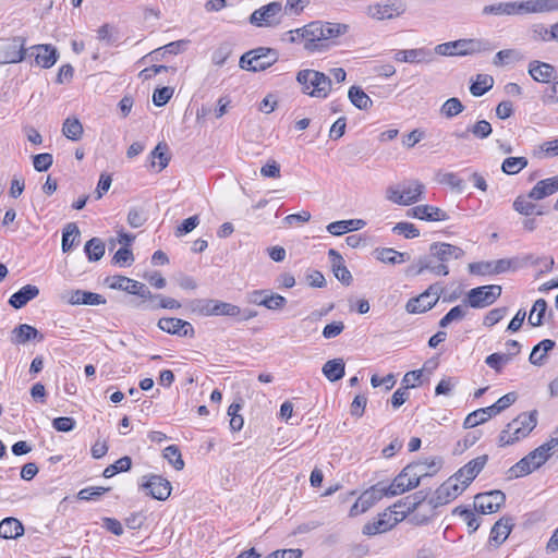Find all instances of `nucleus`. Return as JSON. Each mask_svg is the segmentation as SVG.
<instances>
[{
	"instance_id": "44",
	"label": "nucleus",
	"mask_w": 558,
	"mask_h": 558,
	"mask_svg": "<svg viewBox=\"0 0 558 558\" xmlns=\"http://www.w3.org/2000/svg\"><path fill=\"white\" fill-rule=\"evenodd\" d=\"M81 232L76 223L69 222L62 232V251L63 253L69 252L73 245L75 244V241L80 239Z\"/></svg>"
},
{
	"instance_id": "9",
	"label": "nucleus",
	"mask_w": 558,
	"mask_h": 558,
	"mask_svg": "<svg viewBox=\"0 0 558 558\" xmlns=\"http://www.w3.org/2000/svg\"><path fill=\"white\" fill-rule=\"evenodd\" d=\"M531 5L530 1H510V2H497L493 4L484 5L482 9V15L488 16H511V15H524L530 14Z\"/></svg>"
},
{
	"instance_id": "12",
	"label": "nucleus",
	"mask_w": 558,
	"mask_h": 558,
	"mask_svg": "<svg viewBox=\"0 0 558 558\" xmlns=\"http://www.w3.org/2000/svg\"><path fill=\"white\" fill-rule=\"evenodd\" d=\"M442 291L438 284H432L425 292L417 298H412L408 301L405 308L409 313L417 314L424 313L436 305L439 300V294Z\"/></svg>"
},
{
	"instance_id": "20",
	"label": "nucleus",
	"mask_w": 558,
	"mask_h": 558,
	"mask_svg": "<svg viewBox=\"0 0 558 558\" xmlns=\"http://www.w3.org/2000/svg\"><path fill=\"white\" fill-rule=\"evenodd\" d=\"M395 60L408 63H430L434 60V52L426 48L398 50Z\"/></svg>"
},
{
	"instance_id": "54",
	"label": "nucleus",
	"mask_w": 558,
	"mask_h": 558,
	"mask_svg": "<svg viewBox=\"0 0 558 558\" xmlns=\"http://www.w3.org/2000/svg\"><path fill=\"white\" fill-rule=\"evenodd\" d=\"M533 468L530 465L527 459L523 457L520 461H518L514 465H512L507 471V477L508 480H514L519 477H523L525 475H529L533 472Z\"/></svg>"
},
{
	"instance_id": "46",
	"label": "nucleus",
	"mask_w": 558,
	"mask_h": 558,
	"mask_svg": "<svg viewBox=\"0 0 558 558\" xmlns=\"http://www.w3.org/2000/svg\"><path fill=\"white\" fill-rule=\"evenodd\" d=\"M546 311L547 302L544 299L536 300L529 315V324L532 327L542 326L544 324Z\"/></svg>"
},
{
	"instance_id": "26",
	"label": "nucleus",
	"mask_w": 558,
	"mask_h": 558,
	"mask_svg": "<svg viewBox=\"0 0 558 558\" xmlns=\"http://www.w3.org/2000/svg\"><path fill=\"white\" fill-rule=\"evenodd\" d=\"M44 336L33 326L21 324L12 330L11 342L14 344H24L31 340L43 341Z\"/></svg>"
},
{
	"instance_id": "53",
	"label": "nucleus",
	"mask_w": 558,
	"mask_h": 558,
	"mask_svg": "<svg viewBox=\"0 0 558 558\" xmlns=\"http://www.w3.org/2000/svg\"><path fill=\"white\" fill-rule=\"evenodd\" d=\"M525 157H508L501 163V170L506 174H517L527 166Z\"/></svg>"
},
{
	"instance_id": "64",
	"label": "nucleus",
	"mask_w": 558,
	"mask_h": 558,
	"mask_svg": "<svg viewBox=\"0 0 558 558\" xmlns=\"http://www.w3.org/2000/svg\"><path fill=\"white\" fill-rule=\"evenodd\" d=\"M466 315V311L463 306L457 305L452 307L440 320L439 326L441 328H446L451 324L453 320H460L463 319Z\"/></svg>"
},
{
	"instance_id": "60",
	"label": "nucleus",
	"mask_w": 558,
	"mask_h": 558,
	"mask_svg": "<svg viewBox=\"0 0 558 558\" xmlns=\"http://www.w3.org/2000/svg\"><path fill=\"white\" fill-rule=\"evenodd\" d=\"M242 405L240 403H231L228 408V415L231 417L230 418V428L231 430L233 432H239L242 429L243 427V424H244V420L243 417L239 414V411L241 410Z\"/></svg>"
},
{
	"instance_id": "48",
	"label": "nucleus",
	"mask_w": 558,
	"mask_h": 558,
	"mask_svg": "<svg viewBox=\"0 0 558 558\" xmlns=\"http://www.w3.org/2000/svg\"><path fill=\"white\" fill-rule=\"evenodd\" d=\"M84 251L89 262H97L105 254V243L99 238H93L85 243Z\"/></svg>"
},
{
	"instance_id": "17",
	"label": "nucleus",
	"mask_w": 558,
	"mask_h": 558,
	"mask_svg": "<svg viewBox=\"0 0 558 558\" xmlns=\"http://www.w3.org/2000/svg\"><path fill=\"white\" fill-rule=\"evenodd\" d=\"M429 253L439 263L448 264L453 259H460L465 255L464 250L457 245L445 242H434L429 245Z\"/></svg>"
},
{
	"instance_id": "29",
	"label": "nucleus",
	"mask_w": 558,
	"mask_h": 558,
	"mask_svg": "<svg viewBox=\"0 0 558 558\" xmlns=\"http://www.w3.org/2000/svg\"><path fill=\"white\" fill-rule=\"evenodd\" d=\"M38 294L39 289L36 286L26 284L10 296L9 304L12 307L19 310L24 307L29 301L38 296Z\"/></svg>"
},
{
	"instance_id": "27",
	"label": "nucleus",
	"mask_w": 558,
	"mask_h": 558,
	"mask_svg": "<svg viewBox=\"0 0 558 558\" xmlns=\"http://www.w3.org/2000/svg\"><path fill=\"white\" fill-rule=\"evenodd\" d=\"M328 255L330 257L332 271L335 277L343 284L350 286L352 282V275L344 265L342 256L335 250H329Z\"/></svg>"
},
{
	"instance_id": "23",
	"label": "nucleus",
	"mask_w": 558,
	"mask_h": 558,
	"mask_svg": "<svg viewBox=\"0 0 558 558\" xmlns=\"http://www.w3.org/2000/svg\"><path fill=\"white\" fill-rule=\"evenodd\" d=\"M558 192V174L538 181L530 191L527 197L534 201H541Z\"/></svg>"
},
{
	"instance_id": "18",
	"label": "nucleus",
	"mask_w": 558,
	"mask_h": 558,
	"mask_svg": "<svg viewBox=\"0 0 558 558\" xmlns=\"http://www.w3.org/2000/svg\"><path fill=\"white\" fill-rule=\"evenodd\" d=\"M158 327L170 335L179 337L193 338L195 335L194 327L190 322L175 318V317H163L158 320Z\"/></svg>"
},
{
	"instance_id": "42",
	"label": "nucleus",
	"mask_w": 558,
	"mask_h": 558,
	"mask_svg": "<svg viewBox=\"0 0 558 558\" xmlns=\"http://www.w3.org/2000/svg\"><path fill=\"white\" fill-rule=\"evenodd\" d=\"M551 451L548 450L544 445H541L539 447L535 448L533 451L527 453L525 458L527 459L530 465L533 468V470L539 469L542 465H544L549 458L551 457Z\"/></svg>"
},
{
	"instance_id": "1",
	"label": "nucleus",
	"mask_w": 558,
	"mask_h": 558,
	"mask_svg": "<svg viewBox=\"0 0 558 558\" xmlns=\"http://www.w3.org/2000/svg\"><path fill=\"white\" fill-rule=\"evenodd\" d=\"M537 411L522 412L500 432L498 437L499 447L511 446L527 437L537 425Z\"/></svg>"
},
{
	"instance_id": "5",
	"label": "nucleus",
	"mask_w": 558,
	"mask_h": 558,
	"mask_svg": "<svg viewBox=\"0 0 558 558\" xmlns=\"http://www.w3.org/2000/svg\"><path fill=\"white\" fill-rule=\"evenodd\" d=\"M278 59L276 49L259 47L242 54L240 68L252 72L264 71L275 64Z\"/></svg>"
},
{
	"instance_id": "10",
	"label": "nucleus",
	"mask_w": 558,
	"mask_h": 558,
	"mask_svg": "<svg viewBox=\"0 0 558 558\" xmlns=\"http://www.w3.org/2000/svg\"><path fill=\"white\" fill-rule=\"evenodd\" d=\"M301 37L304 40V49L307 51H324L330 47L328 43L324 41V28L322 21H315L302 27Z\"/></svg>"
},
{
	"instance_id": "15",
	"label": "nucleus",
	"mask_w": 558,
	"mask_h": 558,
	"mask_svg": "<svg viewBox=\"0 0 558 558\" xmlns=\"http://www.w3.org/2000/svg\"><path fill=\"white\" fill-rule=\"evenodd\" d=\"M488 461V456L483 454L474 458L461 469H459L453 475L457 482L461 485H465V488L473 482V480L480 474Z\"/></svg>"
},
{
	"instance_id": "21",
	"label": "nucleus",
	"mask_w": 558,
	"mask_h": 558,
	"mask_svg": "<svg viewBox=\"0 0 558 558\" xmlns=\"http://www.w3.org/2000/svg\"><path fill=\"white\" fill-rule=\"evenodd\" d=\"M397 524V519H393L391 514L384 512L378 515L373 522H368L363 526L364 535H376L390 531Z\"/></svg>"
},
{
	"instance_id": "47",
	"label": "nucleus",
	"mask_w": 558,
	"mask_h": 558,
	"mask_svg": "<svg viewBox=\"0 0 558 558\" xmlns=\"http://www.w3.org/2000/svg\"><path fill=\"white\" fill-rule=\"evenodd\" d=\"M533 38L535 40H543V41H550V40H557L558 41V22L550 26V28H547L543 24H536L532 28Z\"/></svg>"
},
{
	"instance_id": "62",
	"label": "nucleus",
	"mask_w": 558,
	"mask_h": 558,
	"mask_svg": "<svg viewBox=\"0 0 558 558\" xmlns=\"http://www.w3.org/2000/svg\"><path fill=\"white\" fill-rule=\"evenodd\" d=\"M469 131L471 134H473L474 137L484 140L492 134L493 128L488 121L480 120L475 124L469 125Z\"/></svg>"
},
{
	"instance_id": "4",
	"label": "nucleus",
	"mask_w": 558,
	"mask_h": 558,
	"mask_svg": "<svg viewBox=\"0 0 558 558\" xmlns=\"http://www.w3.org/2000/svg\"><path fill=\"white\" fill-rule=\"evenodd\" d=\"M424 189V184L418 180L404 181L387 187L386 198L398 205H411L421 199Z\"/></svg>"
},
{
	"instance_id": "31",
	"label": "nucleus",
	"mask_w": 558,
	"mask_h": 558,
	"mask_svg": "<svg viewBox=\"0 0 558 558\" xmlns=\"http://www.w3.org/2000/svg\"><path fill=\"white\" fill-rule=\"evenodd\" d=\"M366 222L362 219H349L330 222L326 229L332 235H342L347 232L357 231L364 228Z\"/></svg>"
},
{
	"instance_id": "45",
	"label": "nucleus",
	"mask_w": 558,
	"mask_h": 558,
	"mask_svg": "<svg viewBox=\"0 0 558 558\" xmlns=\"http://www.w3.org/2000/svg\"><path fill=\"white\" fill-rule=\"evenodd\" d=\"M323 28L324 41L328 43L329 40H333L345 35L349 32L350 26L344 23L323 22Z\"/></svg>"
},
{
	"instance_id": "39",
	"label": "nucleus",
	"mask_w": 558,
	"mask_h": 558,
	"mask_svg": "<svg viewBox=\"0 0 558 558\" xmlns=\"http://www.w3.org/2000/svg\"><path fill=\"white\" fill-rule=\"evenodd\" d=\"M377 259L385 264H402L410 259L409 253L398 252L395 248L385 247L377 250Z\"/></svg>"
},
{
	"instance_id": "6",
	"label": "nucleus",
	"mask_w": 558,
	"mask_h": 558,
	"mask_svg": "<svg viewBox=\"0 0 558 558\" xmlns=\"http://www.w3.org/2000/svg\"><path fill=\"white\" fill-rule=\"evenodd\" d=\"M26 38L14 36L0 43V64L20 63L25 60L29 48L25 47Z\"/></svg>"
},
{
	"instance_id": "52",
	"label": "nucleus",
	"mask_w": 558,
	"mask_h": 558,
	"mask_svg": "<svg viewBox=\"0 0 558 558\" xmlns=\"http://www.w3.org/2000/svg\"><path fill=\"white\" fill-rule=\"evenodd\" d=\"M214 316L238 317L242 314V310L232 303L214 299Z\"/></svg>"
},
{
	"instance_id": "24",
	"label": "nucleus",
	"mask_w": 558,
	"mask_h": 558,
	"mask_svg": "<svg viewBox=\"0 0 558 558\" xmlns=\"http://www.w3.org/2000/svg\"><path fill=\"white\" fill-rule=\"evenodd\" d=\"M408 473L404 468L389 486H384L387 496H397L416 487L414 481Z\"/></svg>"
},
{
	"instance_id": "36",
	"label": "nucleus",
	"mask_w": 558,
	"mask_h": 558,
	"mask_svg": "<svg viewBox=\"0 0 558 558\" xmlns=\"http://www.w3.org/2000/svg\"><path fill=\"white\" fill-rule=\"evenodd\" d=\"M344 368L345 364L342 359H333L324 364L322 372L328 380L333 383L344 376Z\"/></svg>"
},
{
	"instance_id": "14",
	"label": "nucleus",
	"mask_w": 558,
	"mask_h": 558,
	"mask_svg": "<svg viewBox=\"0 0 558 558\" xmlns=\"http://www.w3.org/2000/svg\"><path fill=\"white\" fill-rule=\"evenodd\" d=\"M465 489V485H461L457 482V478L450 476L444 482L435 492V496L430 499V504L436 508L438 506L446 505L451 500L456 499Z\"/></svg>"
},
{
	"instance_id": "34",
	"label": "nucleus",
	"mask_w": 558,
	"mask_h": 558,
	"mask_svg": "<svg viewBox=\"0 0 558 558\" xmlns=\"http://www.w3.org/2000/svg\"><path fill=\"white\" fill-rule=\"evenodd\" d=\"M24 526L15 518L9 517L0 522V537L4 539H12L22 536Z\"/></svg>"
},
{
	"instance_id": "32",
	"label": "nucleus",
	"mask_w": 558,
	"mask_h": 558,
	"mask_svg": "<svg viewBox=\"0 0 558 558\" xmlns=\"http://www.w3.org/2000/svg\"><path fill=\"white\" fill-rule=\"evenodd\" d=\"M384 496H387L384 485L381 483H377L373 485L371 488L366 489L361 494L359 499V505L362 507V511H367L372 508L377 501H379Z\"/></svg>"
},
{
	"instance_id": "13",
	"label": "nucleus",
	"mask_w": 558,
	"mask_h": 558,
	"mask_svg": "<svg viewBox=\"0 0 558 558\" xmlns=\"http://www.w3.org/2000/svg\"><path fill=\"white\" fill-rule=\"evenodd\" d=\"M506 501V495L501 490L480 493L474 498L475 509L483 514L497 512Z\"/></svg>"
},
{
	"instance_id": "16",
	"label": "nucleus",
	"mask_w": 558,
	"mask_h": 558,
	"mask_svg": "<svg viewBox=\"0 0 558 558\" xmlns=\"http://www.w3.org/2000/svg\"><path fill=\"white\" fill-rule=\"evenodd\" d=\"M27 56L34 57L35 63L43 69L52 68L59 59L57 48L48 44L34 45L29 47Z\"/></svg>"
},
{
	"instance_id": "55",
	"label": "nucleus",
	"mask_w": 558,
	"mask_h": 558,
	"mask_svg": "<svg viewBox=\"0 0 558 558\" xmlns=\"http://www.w3.org/2000/svg\"><path fill=\"white\" fill-rule=\"evenodd\" d=\"M163 458L177 470L181 471L184 468L180 449L175 445H170L163 450Z\"/></svg>"
},
{
	"instance_id": "19",
	"label": "nucleus",
	"mask_w": 558,
	"mask_h": 558,
	"mask_svg": "<svg viewBox=\"0 0 558 558\" xmlns=\"http://www.w3.org/2000/svg\"><path fill=\"white\" fill-rule=\"evenodd\" d=\"M440 468V461L425 460L412 463L405 466L408 474L414 481L415 485L418 486L421 480L426 476H432Z\"/></svg>"
},
{
	"instance_id": "30",
	"label": "nucleus",
	"mask_w": 558,
	"mask_h": 558,
	"mask_svg": "<svg viewBox=\"0 0 558 558\" xmlns=\"http://www.w3.org/2000/svg\"><path fill=\"white\" fill-rule=\"evenodd\" d=\"M68 302L72 305H100L106 303V299L98 293L74 290L70 293Z\"/></svg>"
},
{
	"instance_id": "2",
	"label": "nucleus",
	"mask_w": 558,
	"mask_h": 558,
	"mask_svg": "<svg viewBox=\"0 0 558 558\" xmlns=\"http://www.w3.org/2000/svg\"><path fill=\"white\" fill-rule=\"evenodd\" d=\"M495 48L496 46L487 39L471 38L439 44L433 52L440 56H471L492 51Z\"/></svg>"
},
{
	"instance_id": "22",
	"label": "nucleus",
	"mask_w": 558,
	"mask_h": 558,
	"mask_svg": "<svg viewBox=\"0 0 558 558\" xmlns=\"http://www.w3.org/2000/svg\"><path fill=\"white\" fill-rule=\"evenodd\" d=\"M409 216L426 221H444L449 219L445 210L432 205H418L411 209Z\"/></svg>"
},
{
	"instance_id": "35",
	"label": "nucleus",
	"mask_w": 558,
	"mask_h": 558,
	"mask_svg": "<svg viewBox=\"0 0 558 558\" xmlns=\"http://www.w3.org/2000/svg\"><path fill=\"white\" fill-rule=\"evenodd\" d=\"M556 343L554 340L544 339L534 348L529 356L531 364L542 366L545 363L546 354L555 348Z\"/></svg>"
},
{
	"instance_id": "25",
	"label": "nucleus",
	"mask_w": 558,
	"mask_h": 558,
	"mask_svg": "<svg viewBox=\"0 0 558 558\" xmlns=\"http://www.w3.org/2000/svg\"><path fill=\"white\" fill-rule=\"evenodd\" d=\"M513 527L512 519L504 517L493 525L489 535V543L495 546L501 545L509 536Z\"/></svg>"
},
{
	"instance_id": "8",
	"label": "nucleus",
	"mask_w": 558,
	"mask_h": 558,
	"mask_svg": "<svg viewBox=\"0 0 558 558\" xmlns=\"http://www.w3.org/2000/svg\"><path fill=\"white\" fill-rule=\"evenodd\" d=\"M501 290L498 284L473 288L466 294V303L473 308L487 307L501 295Z\"/></svg>"
},
{
	"instance_id": "3",
	"label": "nucleus",
	"mask_w": 558,
	"mask_h": 558,
	"mask_svg": "<svg viewBox=\"0 0 558 558\" xmlns=\"http://www.w3.org/2000/svg\"><path fill=\"white\" fill-rule=\"evenodd\" d=\"M296 81L311 97L326 98L331 89V80L319 71L302 70L298 73Z\"/></svg>"
},
{
	"instance_id": "43",
	"label": "nucleus",
	"mask_w": 558,
	"mask_h": 558,
	"mask_svg": "<svg viewBox=\"0 0 558 558\" xmlns=\"http://www.w3.org/2000/svg\"><path fill=\"white\" fill-rule=\"evenodd\" d=\"M515 355L517 352L493 353L486 356L485 363L487 366L499 374L502 372L504 366L508 364Z\"/></svg>"
},
{
	"instance_id": "58",
	"label": "nucleus",
	"mask_w": 558,
	"mask_h": 558,
	"mask_svg": "<svg viewBox=\"0 0 558 558\" xmlns=\"http://www.w3.org/2000/svg\"><path fill=\"white\" fill-rule=\"evenodd\" d=\"M513 208L521 215L531 216V215H542L541 210H536L537 206L526 199L525 197L519 196L513 202Z\"/></svg>"
},
{
	"instance_id": "28",
	"label": "nucleus",
	"mask_w": 558,
	"mask_h": 558,
	"mask_svg": "<svg viewBox=\"0 0 558 558\" xmlns=\"http://www.w3.org/2000/svg\"><path fill=\"white\" fill-rule=\"evenodd\" d=\"M555 68L546 62L532 61L529 64V74L537 82L549 83L555 78Z\"/></svg>"
},
{
	"instance_id": "7",
	"label": "nucleus",
	"mask_w": 558,
	"mask_h": 558,
	"mask_svg": "<svg viewBox=\"0 0 558 558\" xmlns=\"http://www.w3.org/2000/svg\"><path fill=\"white\" fill-rule=\"evenodd\" d=\"M282 17V4L270 2L255 10L250 16V23L256 27H274L280 24Z\"/></svg>"
},
{
	"instance_id": "49",
	"label": "nucleus",
	"mask_w": 558,
	"mask_h": 558,
	"mask_svg": "<svg viewBox=\"0 0 558 558\" xmlns=\"http://www.w3.org/2000/svg\"><path fill=\"white\" fill-rule=\"evenodd\" d=\"M494 85L493 76L488 74H477L476 81L470 86V92L475 97H481L487 93Z\"/></svg>"
},
{
	"instance_id": "63",
	"label": "nucleus",
	"mask_w": 558,
	"mask_h": 558,
	"mask_svg": "<svg viewBox=\"0 0 558 558\" xmlns=\"http://www.w3.org/2000/svg\"><path fill=\"white\" fill-rule=\"evenodd\" d=\"M392 232L399 235H403L405 239H414L420 235V230L411 222H398L393 228Z\"/></svg>"
},
{
	"instance_id": "40",
	"label": "nucleus",
	"mask_w": 558,
	"mask_h": 558,
	"mask_svg": "<svg viewBox=\"0 0 558 558\" xmlns=\"http://www.w3.org/2000/svg\"><path fill=\"white\" fill-rule=\"evenodd\" d=\"M348 97L352 105L360 110H368L373 106V100L360 86H351Z\"/></svg>"
},
{
	"instance_id": "57",
	"label": "nucleus",
	"mask_w": 558,
	"mask_h": 558,
	"mask_svg": "<svg viewBox=\"0 0 558 558\" xmlns=\"http://www.w3.org/2000/svg\"><path fill=\"white\" fill-rule=\"evenodd\" d=\"M438 182L449 185L452 190L462 192L465 187L464 181L453 172H445L438 174Z\"/></svg>"
},
{
	"instance_id": "61",
	"label": "nucleus",
	"mask_w": 558,
	"mask_h": 558,
	"mask_svg": "<svg viewBox=\"0 0 558 558\" xmlns=\"http://www.w3.org/2000/svg\"><path fill=\"white\" fill-rule=\"evenodd\" d=\"M532 13L558 11V0H529Z\"/></svg>"
},
{
	"instance_id": "37",
	"label": "nucleus",
	"mask_w": 558,
	"mask_h": 558,
	"mask_svg": "<svg viewBox=\"0 0 558 558\" xmlns=\"http://www.w3.org/2000/svg\"><path fill=\"white\" fill-rule=\"evenodd\" d=\"M490 410H492V407L489 405V407L481 408V409H477V410L471 412L465 417V420L463 422V427L464 428H473L480 424L487 422L493 416H496V414L493 413V411H490Z\"/></svg>"
},
{
	"instance_id": "11",
	"label": "nucleus",
	"mask_w": 558,
	"mask_h": 558,
	"mask_svg": "<svg viewBox=\"0 0 558 558\" xmlns=\"http://www.w3.org/2000/svg\"><path fill=\"white\" fill-rule=\"evenodd\" d=\"M140 488L154 499L166 500L171 494L172 486L161 475L149 474L142 477Z\"/></svg>"
},
{
	"instance_id": "38",
	"label": "nucleus",
	"mask_w": 558,
	"mask_h": 558,
	"mask_svg": "<svg viewBox=\"0 0 558 558\" xmlns=\"http://www.w3.org/2000/svg\"><path fill=\"white\" fill-rule=\"evenodd\" d=\"M109 288L114 290H122L130 294H135L136 286L140 284V281L133 280L131 278L124 276H111L106 279Z\"/></svg>"
},
{
	"instance_id": "41",
	"label": "nucleus",
	"mask_w": 558,
	"mask_h": 558,
	"mask_svg": "<svg viewBox=\"0 0 558 558\" xmlns=\"http://www.w3.org/2000/svg\"><path fill=\"white\" fill-rule=\"evenodd\" d=\"M214 299H193L186 303L187 310L198 316H214Z\"/></svg>"
},
{
	"instance_id": "59",
	"label": "nucleus",
	"mask_w": 558,
	"mask_h": 558,
	"mask_svg": "<svg viewBox=\"0 0 558 558\" xmlns=\"http://www.w3.org/2000/svg\"><path fill=\"white\" fill-rule=\"evenodd\" d=\"M287 305V299L278 293L269 291L262 306L270 311H281Z\"/></svg>"
},
{
	"instance_id": "56",
	"label": "nucleus",
	"mask_w": 558,
	"mask_h": 558,
	"mask_svg": "<svg viewBox=\"0 0 558 558\" xmlns=\"http://www.w3.org/2000/svg\"><path fill=\"white\" fill-rule=\"evenodd\" d=\"M522 59L521 53L515 49H505L498 51L494 59L493 64L496 66H502L511 61H519Z\"/></svg>"
},
{
	"instance_id": "51",
	"label": "nucleus",
	"mask_w": 558,
	"mask_h": 558,
	"mask_svg": "<svg viewBox=\"0 0 558 558\" xmlns=\"http://www.w3.org/2000/svg\"><path fill=\"white\" fill-rule=\"evenodd\" d=\"M63 135L71 141H78L83 134V125L76 118H68L62 125Z\"/></svg>"
},
{
	"instance_id": "33",
	"label": "nucleus",
	"mask_w": 558,
	"mask_h": 558,
	"mask_svg": "<svg viewBox=\"0 0 558 558\" xmlns=\"http://www.w3.org/2000/svg\"><path fill=\"white\" fill-rule=\"evenodd\" d=\"M402 12L403 10H400V8L388 3H375L367 8V14L376 20L392 19L399 16Z\"/></svg>"
},
{
	"instance_id": "50",
	"label": "nucleus",
	"mask_w": 558,
	"mask_h": 558,
	"mask_svg": "<svg viewBox=\"0 0 558 558\" xmlns=\"http://www.w3.org/2000/svg\"><path fill=\"white\" fill-rule=\"evenodd\" d=\"M464 105L457 97L447 99L440 107L439 113L446 119H452L463 112Z\"/></svg>"
}]
</instances>
